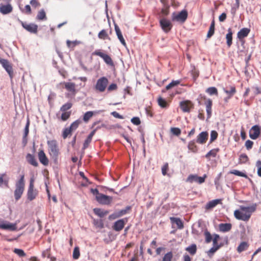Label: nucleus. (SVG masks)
Segmentation results:
<instances>
[{
	"label": "nucleus",
	"mask_w": 261,
	"mask_h": 261,
	"mask_svg": "<svg viewBox=\"0 0 261 261\" xmlns=\"http://www.w3.org/2000/svg\"><path fill=\"white\" fill-rule=\"evenodd\" d=\"M93 212L100 218H102L109 213L108 211H103L99 208H95L93 209Z\"/></svg>",
	"instance_id": "bb28decb"
},
{
	"label": "nucleus",
	"mask_w": 261,
	"mask_h": 261,
	"mask_svg": "<svg viewBox=\"0 0 261 261\" xmlns=\"http://www.w3.org/2000/svg\"><path fill=\"white\" fill-rule=\"evenodd\" d=\"M12 11V7L9 4L0 5V12L3 14H7Z\"/></svg>",
	"instance_id": "6ab92c4d"
},
{
	"label": "nucleus",
	"mask_w": 261,
	"mask_h": 261,
	"mask_svg": "<svg viewBox=\"0 0 261 261\" xmlns=\"http://www.w3.org/2000/svg\"><path fill=\"white\" fill-rule=\"evenodd\" d=\"M186 250L191 254L194 255L196 253V244H192L191 246L187 247Z\"/></svg>",
	"instance_id": "864d4df0"
},
{
	"label": "nucleus",
	"mask_w": 261,
	"mask_h": 261,
	"mask_svg": "<svg viewBox=\"0 0 261 261\" xmlns=\"http://www.w3.org/2000/svg\"><path fill=\"white\" fill-rule=\"evenodd\" d=\"M81 123H82V120L80 119H77L71 124L69 128H70V129L72 131L74 130L78 127L79 125Z\"/></svg>",
	"instance_id": "e433bc0d"
},
{
	"label": "nucleus",
	"mask_w": 261,
	"mask_h": 261,
	"mask_svg": "<svg viewBox=\"0 0 261 261\" xmlns=\"http://www.w3.org/2000/svg\"><path fill=\"white\" fill-rule=\"evenodd\" d=\"M170 220L172 223L176 224L178 228L182 229L184 227L183 223L179 218L171 217Z\"/></svg>",
	"instance_id": "a878e982"
},
{
	"label": "nucleus",
	"mask_w": 261,
	"mask_h": 261,
	"mask_svg": "<svg viewBox=\"0 0 261 261\" xmlns=\"http://www.w3.org/2000/svg\"><path fill=\"white\" fill-rule=\"evenodd\" d=\"M0 228L9 230L11 231H14L16 229V224L11 223L6 221H0Z\"/></svg>",
	"instance_id": "f8f14e48"
},
{
	"label": "nucleus",
	"mask_w": 261,
	"mask_h": 261,
	"mask_svg": "<svg viewBox=\"0 0 261 261\" xmlns=\"http://www.w3.org/2000/svg\"><path fill=\"white\" fill-rule=\"evenodd\" d=\"M131 122L135 125H138L141 123V121L139 117H134L132 118Z\"/></svg>",
	"instance_id": "0e129e2a"
},
{
	"label": "nucleus",
	"mask_w": 261,
	"mask_h": 261,
	"mask_svg": "<svg viewBox=\"0 0 261 261\" xmlns=\"http://www.w3.org/2000/svg\"><path fill=\"white\" fill-rule=\"evenodd\" d=\"M207 177L206 174H204L203 176H197V182L199 184H201L205 181V178Z\"/></svg>",
	"instance_id": "052dcab7"
},
{
	"label": "nucleus",
	"mask_w": 261,
	"mask_h": 261,
	"mask_svg": "<svg viewBox=\"0 0 261 261\" xmlns=\"http://www.w3.org/2000/svg\"><path fill=\"white\" fill-rule=\"evenodd\" d=\"M180 81L179 80L173 81L170 84L166 86V90H169L172 87L178 85V84H180Z\"/></svg>",
	"instance_id": "3c124183"
},
{
	"label": "nucleus",
	"mask_w": 261,
	"mask_h": 261,
	"mask_svg": "<svg viewBox=\"0 0 261 261\" xmlns=\"http://www.w3.org/2000/svg\"><path fill=\"white\" fill-rule=\"evenodd\" d=\"M215 33V21L213 20L210 25L207 34V38H211Z\"/></svg>",
	"instance_id": "2f4dec72"
},
{
	"label": "nucleus",
	"mask_w": 261,
	"mask_h": 261,
	"mask_svg": "<svg viewBox=\"0 0 261 261\" xmlns=\"http://www.w3.org/2000/svg\"><path fill=\"white\" fill-rule=\"evenodd\" d=\"M220 248V246H213L208 251H207V254L210 257H212L214 254Z\"/></svg>",
	"instance_id": "37998d69"
},
{
	"label": "nucleus",
	"mask_w": 261,
	"mask_h": 261,
	"mask_svg": "<svg viewBox=\"0 0 261 261\" xmlns=\"http://www.w3.org/2000/svg\"><path fill=\"white\" fill-rule=\"evenodd\" d=\"M204 105L206 108L207 118H210L212 116V107L213 101L211 99L205 98Z\"/></svg>",
	"instance_id": "2eb2a0df"
},
{
	"label": "nucleus",
	"mask_w": 261,
	"mask_h": 261,
	"mask_svg": "<svg viewBox=\"0 0 261 261\" xmlns=\"http://www.w3.org/2000/svg\"><path fill=\"white\" fill-rule=\"evenodd\" d=\"M260 134V128L257 125L253 126L249 130V137L253 140L256 139Z\"/></svg>",
	"instance_id": "9d476101"
},
{
	"label": "nucleus",
	"mask_w": 261,
	"mask_h": 261,
	"mask_svg": "<svg viewBox=\"0 0 261 261\" xmlns=\"http://www.w3.org/2000/svg\"><path fill=\"white\" fill-rule=\"evenodd\" d=\"M94 112L92 111H88L85 113L83 116V120L87 122L93 116Z\"/></svg>",
	"instance_id": "79ce46f5"
},
{
	"label": "nucleus",
	"mask_w": 261,
	"mask_h": 261,
	"mask_svg": "<svg viewBox=\"0 0 261 261\" xmlns=\"http://www.w3.org/2000/svg\"><path fill=\"white\" fill-rule=\"evenodd\" d=\"M249 247V244L246 242H242L240 243L237 248L238 252L241 253L247 249Z\"/></svg>",
	"instance_id": "7c9ffc66"
},
{
	"label": "nucleus",
	"mask_w": 261,
	"mask_h": 261,
	"mask_svg": "<svg viewBox=\"0 0 261 261\" xmlns=\"http://www.w3.org/2000/svg\"><path fill=\"white\" fill-rule=\"evenodd\" d=\"M65 88L69 92L74 93L75 92V84L73 83L63 82Z\"/></svg>",
	"instance_id": "5701e85b"
},
{
	"label": "nucleus",
	"mask_w": 261,
	"mask_h": 261,
	"mask_svg": "<svg viewBox=\"0 0 261 261\" xmlns=\"http://www.w3.org/2000/svg\"><path fill=\"white\" fill-rule=\"evenodd\" d=\"M127 222V219H119L114 222L112 227L116 231H121L124 227L125 223Z\"/></svg>",
	"instance_id": "ddd939ff"
},
{
	"label": "nucleus",
	"mask_w": 261,
	"mask_h": 261,
	"mask_svg": "<svg viewBox=\"0 0 261 261\" xmlns=\"http://www.w3.org/2000/svg\"><path fill=\"white\" fill-rule=\"evenodd\" d=\"M250 32V30L248 28H244L242 29L237 34V37L239 40H242L247 37Z\"/></svg>",
	"instance_id": "aec40b11"
},
{
	"label": "nucleus",
	"mask_w": 261,
	"mask_h": 261,
	"mask_svg": "<svg viewBox=\"0 0 261 261\" xmlns=\"http://www.w3.org/2000/svg\"><path fill=\"white\" fill-rule=\"evenodd\" d=\"M130 208V206H128L126 207V208L124 209H122L121 210L116 211V212L118 214V216L119 217H120L125 215L127 213L128 210H129Z\"/></svg>",
	"instance_id": "5fc2aeb1"
},
{
	"label": "nucleus",
	"mask_w": 261,
	"mask_h": 261,
	"mask_svg": "<svg viewBox=\"0 0 261 261\" xmlns=\"http://www.w3.org/2000/svg\"><path fill=\"white\" fill-rule=\"evenodd\" d=\"M22 27L28 32L32 33H36L37 32L38 25L34 23L27 24L20 21Z\"/></svg>",
	"instance_id": "4468645a"
},
{
	"label": "nucleus",
	"mask_w": 261,
	"mask_h": 261,
	"mask_svg": "<svg viewBox=\"0 0 261 261\" xmlns=\"http://www.w3.org/2000/svg\"><path fill=\"white\" fill-rule=\"evenodd\" d=\"M222 200L220 199H214L207 202L205 206V209L206 210H212L218 204L222 203Z\"/></svg>",
	"instance_id": "dca6fc26"
},
{
	"label": "nucleus",
	"mask_w": 261,
	"mask_h": 261,
	"mask_svg": "<svg viewBox=\"0 0 261 261\" xmlns=\"http://www.w3.org/2000/svg\"><path fill=\"white\" fill-rule=\"evenodd\" d=\"M168 169V164L166 163L162 167V173L163 175H166L167 174V171Z\"/></svg>",
	"instance_id": "774afa93"
},
{
	"label": "nucleus",
	"mask_w": 261,
	"mask_h": 261,
	"mask_svg": "<svg viewBox=\"0 0 261 261\" xmlns=\"http://www.w3.org/2000/svg\"><path fill=\"white\" fill-rule=\"evenodd\" d=\"M96 130H97V128L93 130L90 133V134L88 135V137L85 140V141L84 143L83 149H85L86 148H87L88 147V145L90 144V143L91 142L92 137L94 135Z\"/></svg>",
	"instance_id": "412c9836"
},
{
	"label": "nucleus",
	"mask_w": 261,
	"mask_h": 261,
	"mask_svg": "<svg viewBox=\"0 0 261 261\" xmlns=\"http://www.w3.org/2000/svg\"><path fill=\"white\" fill-rule=\"evenodd\" d=\"M232 225L230 223H221L219 225V228L220 231L227 232L230 230Z\"/></svg>",
	"instance_id": "b1692460"
},
{
	"label": "nucleus",
	"mask_w": 261,
	"mask_h": 261,
	"mask_svg": "<svg viewBox=\"0 0 261 261\" xmlns=\"http://www.w3.org/2000/svg\"><path fill=\"white\" fill-rule=\"evenodd\" d=\"M72 107V103L67 102L63 105L60 108V111L62 112H66L67 110L70 109Z\"/></svg>",
	"instance_id": "603ef678"
},
{
	"label": "nucleus",
	"mask_w": 261,
	"mask_h": 261,
	"mask_svg": "<svg viewBox=\"0 0 261 261\" xmlns=\"http://www.w3.org/2000/svg\"><path fill=\"white\" fill-rule=\"evenodd\" d=\"M29 125H30V121L28 119L27 123L25 126L24 130V134L23 136L22 142L25 145L27 143V137L29 132Z\"/></svg>",
	"instance_id": "c85d7f7f"
},
{
	"label": "nucleus",
	"mask_w": 261,
	"mask_h": 261,
	"mask_svg": "<svg viewBox=\"0 0 261 261\" xmlns=\"http://www.w3.org/2000/svg\"><path fill=\"white\" fill-rule=\"evenodd\" d=\"M188 149L189 151H191L193 152H195V147H196V141L195 140H193L191 141L188 145Z\"/></svg>",
	"instance_id": "4c0bfd02"
},
{
	"label": "nucleus",
	"mask_w": 261,
	"mask_h": 261,
	"mask_svg": "<svg viewBox=\"0 0 261 261\" xmlns=\"http://www.w3.org/2000/svg\"><path fill=\"white\" fill-rule=\"evenodd\" d=\"M218 133L216 130H212L211 132V137L210 143H212L215 140H216L218 137Z\"/></svg>",
	"instance_id": "8fccbe9b"
},
{
	"label": "nucleus",
	"mask_w": 261,
	"mask_h": 261,
	"mask_svg": "<svg viewBox=\"0 0 261 261\" xmlns=\"http://www.w3.org/2000/svg\"><path fill=\"white\" fill-rule=\"evenodd\" d=\"M38 158L40 162L44 165H47L48 164V160L46 158L45 153L43 150H40L38 152Z\"/></svg>",
	"instance_id": "4be33fe9"
},
{
	"label": "nucleus",
	"mask_w": 261,
	"mask_h": 261,
	"mask_svg": "<svg viewBox=\"0 0 261 261\" xmlns=\"http://www.w3.org/2000/svg\"><path fill=\"white\" fill-rule=\"evenodd\" d=\"M219 150L220 149L219 148L212 149L206 153L205 157L207 159H209L211 156L215 158Z\"/></svg>",
	"instance_id": "473e14b6"
},
{
	"label": "nucleus",
	"mask_w": 261,
	"mask_h": 261,
	"mask_svg": "<svg viewBox=\"0 0 261 261\" xmlns=\"http://www.w3.org/2000/svg\"><path fill=\"white\" fill-rule=\"evenodd\" d=\"M50 248H48L45 250L43 251L42 253L43 257L50 258Z\"/></svg>",
	"instance_id": "338daca9"
},
{
	"label": "nucleus",
	"mask_w": 261,
	"mask_h": 261,
	"mask_svg": "<svg viewBox=\"0 0 261 261\" xmlns=\"http://www.w3.org/2000/svg\"><path fill=\"white\" fill-rule=\"evenodd\" d=\"M230 173L237 175V176L243 177H245L246 178H248L247 174H246L245 173L242 172L239 170H231L230 171Z\"/></svg>",
	"instance_id": "ea45409f"
},
{
	"label": "nucleus",
	"mask_w": 261,
	"mask_h": 261,
	"mask_svg": "<svg viewBox=\"0 0 261 261\" xmlns=\"http://www.w3.org/2000/svg\"><path fill=\"white\" fill-rule=\"evenodd\" d=\"M180 107L184 112H188L192 108V104L190 101H184L180 102Z\"/></svg>",
	"instance_id": "a211bd4d"
},
{
	"label": "nucleus",
	"mask_w": 261,
	"mask_h": 261,
	"mask_svg": "<svg viewBox=\"0 0 261 261\" xmlns=\"http://www.w3.org/2000/svg\"><path fill=\"white\" fill-rule=\"evenodd\" d=\"M80 255V249L78 247H75L73 251L72 256L75 259H77L79 258Z\"/></svg>",
	"instance_id": "09e8293b"
},
{
	"label": "nucleus",
	"mask_w": 261,
	"mask_h": 261,
	"mask_svg": "<svg viewBox=\"0 0 261 261\" xmlns=\"http://www.w3.org/2000/svg\"><path fill=\"white\" fill-rule=\"evenodd\" d=\"M26 159L28 162L32 165L37 167L38 165V162L35 159L34 156L30 153L27 154Z\"/></svg>",
	"instance_id": "393cba45"
},
{
	"label": "nucleus",
	"mask_w": 261,
	"mask_h": 261,
	"mask_svg": "<svg viewBox=\"0 0 261 261\" xmlns=\"http://www.w3.org/2000/svg\"><path fill=\"white\" fill-rule=\"evenodd\" d=\"M206 92L210 95H215L218 96V90L216 87H211L208 88L206 90Z\"/></svg>",
	"instance_id": "f704fd0d"
},
{
	"label": "nucleus",
	"mask_w": 261,
	"mask_h": 261,
	"mask_svg": "<svg viewBox=\"0 0 261 261\" xmlns=\"http://www.w3.org/2000/svg\"><path fill=\"white\" fill-rule=\"evenodd\" d=\"M158 102L159 105L161 107H162L163 108L167 107V103L166 100L165 99L162 98V97H159L158 98Z\"/></svg>",
	"instance_id": "de8ad7c7"
},
{
	"label": "nucleus",
	"mask_w": 261,
	"mask_h": 261,
	"mask_svg": "<svg viewBox=\"0 0 261 261\" xmlns=\"http://www.w3.org/2000/svg\"><path fill=\"white\" fill-rule=\"evenodd\" d=\"M72 132V130L70 129L69 127L66 128L63 133V138L65 139L67 137L68 135L70 134V133Z\"/></svg>",
	"instance_id": "e2e57ef3"
},
{
	"label": "nucleus",
	"mask_w": 261,
	"mask_h": 261,
	"mask_svg": "<svg viewBox=\"0 0 261 261\" xmlns=\"http://www.w3.org/2000/svg\"><path fill=\"white\" fill-rule=\"evenodd\" d=\"M190 69L189 71V74L193 78L194 81L196 80V70L194 65H191Z\"/></svg>",
	"instance_id": "a18cd8bd"
},
{
	"label": "nucleus",
	"mask_w": 261,
	"mask_h": 261,
	"mask_svg": "<svg viewBox=\"0 0 261 261\" xmlns=\"http://www.w3.org/2000/svg\"><path fill=\"white\" fill-rule=\"evenodd\" d=\"M208 134L207 132H202L197 137V142L200 144L205 143L208 139Z\"/></svg>",
	"instance_id": "f3484780"
},
{
	"label": "nucleus",
	"mask_w": 261,
	"mask_h": 261,
	"mask_svg": "<svg viewBox=\"0 0 261 261\" xmlns=\"http://www.w3.org/2000/svg\"><path fill=\"white\" fill-rule=\"evenodd\" d=\"M94 225L99 228H102L104 227L103 221L101 219H94Z\"/></svg>",
	"instance_id": "a19ab883"
},
{
	"label": "nucleus",
	"mask_w": 261,
	"mask_h": 261,
	"mask_svg": "<svg viewBox=\"0 0 261 261\" xmlns=\"http://www.w3.org/2000/svg\"><path fill=\"white\" fill-rule=\"evenodd\" d=\"M14 252L15 253H16V254H17L20 257H23L25 255V253H24L23 250H22V249H17V248L14 249Z\"/></svg>",
	"instance_id": "4d7b16f0"
},
{
	"label": "nucleus",
	"mask_w": 261,
	"mask_h": 261,
	"mask_svg": "<svg viewBox=\"0 0 261 261\" xmlns=\"http://www.w3.org/2000/svg\"><path fill=\"white\" fill-rule=\"evenodd\" d=\"M96 199L98 203L101 204H109L111 203L112 198L110 196L100 194L96 197Z\"/></svg>",
	"instance_id": "9b49d317"
},
{
	"label": "nucleus",
	"mask_w": 261,
	"mask_h": 261,
	"mask_svg": "<svg viewBox=\"0 0 261 261\" xmlns=\"http://www.w3.org/2000/svg\"><path fill=\"white\" fill-rule=\"evenodd\" d=\"M160 24L162 30L165 33L169 32L172 27V25L170 21L165 18H162L160 20Z\"/></svg>",
	"instance_id": "1a4fd4ad"
},
{
	"label": "nucleus",
	"mask_w": 261,
	"mask_h": 261,
	"mask_svg": "<svg viewBox=\"0 0 261 261\" xmlns=\"http://www.w3.org/2000/svg\"><path fill=\"white\" fill-rule=\"evenodd\" d=\"M226 39L227 45L229 47L232 43V32L230 28L228 30V33L226 35Z\"/></svg>",
	"instance_id": "cd10ccee"
},
{
	"label": "nucleus",
	"mask_w": 261,
	"mask_h": 261,
	"mask_svg": "<svg viewBox=\"0 0 261 261\" xmlns=\"http://www.w3.org/2000/svg\"><path fill=\"white\" fill-rule=\"evenodd\" d=\"M108 84V80L106 77H102L99 79L96 82L95 89L99 92H103Z\"/></svg>",
	"instance_id": "423d86ee"
},
{
	"label": "nucleus",
	"mask_w": 261,
	"mask_h": 261,
	"mask_svg": "<svg viewBox=\"0 0 261 261\" xmlns=\"http://www.w3.org/2000/svg\"><path fill=\"white\" fill-rule=\"evenodd\" d=\"M37 19L39 20H46V13L43 9H41L38 12L37 15Z\"/></svg>",
	"instance_id": "72a5a7b5"
},
{
	"label": "nucleus",
	"mask_w": 261,
	"mask_h": 261,
	"mask_svg": "<svg viewBox=\"0 0 261 261\" xmlns=\"http://www.w3.org/2000/svg\"><path fill=\"white\" fill-rule=\"evenodd\" d=\"M223 90L228 96H229V97H232L237 92L234 86H230L229 90L223 89Z\"/></svg>",
	"instance_id": "c756f323"
},
{
	"label": "nucleus",
	"mask_w": 261,
	"mask_h": 261,
	"mask_svg": "<svg viewBox=\"0 0 261 261\" xmlns=\"http://www.w3.org/2000/svg\"><path fill=\"white\" fill-rule=\"evenodd\" d=\"M118 38L119 39L120 42L122 43V44L125 47L126 46V44L125 41V40L124 39L122 33H120L118 35H117Z\"/></svg>",
	"instance_id": "69168bd1"
},
{
	"label": "nucleus",
	"mask_w": 261,
	"mask_h": 261,
	"mask_svg": "<svg viewBox=\"0 0 261 261\" xmlns=\"http://www.w3.org/2000/svg\"><path fill=\"white\" fill-rule=\"evenodd\" d=\"M93 55L99 56L104 60L105 63L110 66H113L114 63L111 58L108 55L101 52L99 50H96L93 53Z\"/></svg>",
	"instance_id": "0eeeda50"
},
{
	"label": "nucleus",
	"mask_w": 261,
	"mask_h": 261,
	"mask_svg": "<svg viewBox=\"0 0 261 261\" xmlns=\"http://www.w3.org/2000/svg\"><path fill=\"white\" fill-rule=\"evenodd\" d=\"M172 257L173 254L172 252H168L164 255L162 261H171Z\"/></svg>",
	"instance_id": "49530a36"
},
{
	"label": "nucleus",
	"mask_w": 261,
	"mask_h": 261,
	"mask_svg": "<svg viewBox=\"0 0 261 261\" xmlns=\"http://www.w3.org/2000/svg\"><path fill=\"white\" fill-rule=\"evenodd\" d=\"M171 132L172 134L175 136H179L181 133V130L179 128L177 127H172L171 128Z\"/></svg>",
	"instance_id": "bf43d9fd"
},
{
	"label": "nucleus",
	"mask_w": 261,
	"mask_h": 261,
	"mask_svg": "<svg viewBox=\"0 0 261 261\" xmlns=\"http://www.w3.org/2000/svg\"><path fill=\"white\" fill-rule=\"evenodd\" d=\"M70 115V112H64V113L62 114L61 118L63 121H66L69 118Z\"/></svg>",
	"instance_id": "6e6d98bb"
},
{
	"label": "nucleus",
	"mask_w": 261,
	"mask_h": 261,
	"mask_svg": "<svg viewBox=\"0 0 261 261\" xmlns=\"http://www.w3.org/2000/svg\"><path fill=\"white\" fill-rule=\"evenodd\" d=\"M204 236L205 238V241L206 243H209L212 241V236L207 229L205 230L204 232Z\"/></svg>",
	"instance_id": "58836bf2"
},
{
	"label": "nucleus",
	"mask_w": 261,
	"mask_h": 261,
	"mask_svg": "<svg viewBox=\"0 0 261 261\" xmlns=\"http://www.w3.org/2000/svg\"><path fill=\"white\" fill-rule=\"evenodd\" d=\"M49 153L53 159L56 162L59 154V149L58 143L55 140H50L47 141Z\"/></svg>",
	"instance_id": "f03ea898"
},
{
	"label": "nucleus",
	"mask_w": 261,
	"mask_h": 261,
	"mask_svg": "<svg viewBox=\"0 0 261 261\" xmlns=\"http://www.w3.org/2000/svg\"><path fill=\"white\" fill-rule=\"evenodd\" d=\"M24 188V175L21 176L19 180L16 184V189L14 191L15 199H19L23 192Z\"/></svg>",
	"instance_id": "7ed1b4c3"
},
{
	"label": "nucleus",
	"mask_w": 261,
	"mask_h": 261,
	"mask_svg": "<svg viewBox=\"0 0 261 261\" xmlns=\"http://www.w3.org/2000/svg\"><path fill=\"white\" fill-rule=\"evenodd\" d=\"M37 194V190L34 189V179L33 178H31L29 187L27 192L28 199L30 201L34 200Z\"/></svg>",
	"instance_id": "39448f33"
},
{
	"label": "nucleus",
	"mask_w": 261,
	"mask_h": 261,
	"mask_svg": "<svg viewBox=\"0 0 261 261\" xmlns=\"http://www.w3.org/2000/svg\"><path fill=\"white\" fill-rule=\"evenodd\" d=\"M0 63L9 74L11 79L13 77V69L11 64L6 59L0 58Z\"/></svg>",
	"instance_id": "6e6552de"
},
{
	"label": "nucleus",
	"mask_w": 261,
	"mask_h": 261,
	"mask_svg": "<svg viewBox=\"0 0 261 261\" xmlns=\"http://www.w3.org/2000/svg\"><path fill=\"white\" fill-rule=\"evenodd\" d=\"M188 13L186 10H182L180 12H174L172 14V20L173 21L184 22L187 18Z\"/></svg>",
	"instance_id": "20e7f679"
},
{
	"label": "nucleus",
	"mask_w": 261,
	"mask_h": 261,
	"mask_svg": "<svg viewBox=\"0 0 261 261\" xmlns=\"http://www.w3.org/2000/svg\"><path fill=\"white\" fill-rule=\"evenodd\" d=\"M220 239V236L219 234H214L213 235V238H212V240L213 241V246H220V248L221 247V245H219L218 243V241Z\"/></svg>",
	"instance_id": "c03bdc74"
},
{
	"label": "nucleus",
	"mask_w": 261,
	"mask_h": 261,
	"mask_svg": "<svg viewBox=\"0 0 261 261\" xmlns=\"http://www.w3.org/2000/svg\"><path fill=\"white\" fill-rule=\"evenodd\" d=\"M257 204L254 203L249 206H240L239 210L234 211V216L237 220L247 222L252 214L256 211Z\"/></svg>",
	"instance_id": "f257e3e1"
},
{
	"label": "nucleus",
	"mask_w": 261,
	"mask_h": 261,
	"mask_svg": "<svg viewBox=\"0 0 261 261\" xmlns=\"http://www.w3.org/2000/svg\"><path fill=\"white\" fill-rule=\"evenodd\" d=\"M253 142L250 140H247L245 144V146L247 150L251 149L253 147Z\"/></svg>",
	"instance_id": "680f3d73"
},
{
	"label": "nucleus",
	"mask_w": 261,
	"mask_h": 261,
	"mask_svg": "<svg viewBox=\"0 0 261 261\" xmlns=\"http://www.w3.org/2000/svg\"><path fill=\"white\" fill-rule=\"evenodd\" d=\"M256 167H257V173L258 176L261 177V161L258 160L256 163Z\"/></svg>",
	"instance_id": "13d9d810"
},
{
	"label": "nucleus",
	"mask_w": 261,
	"mask_h": 261,
	"mask_svg": "<svg viewBox=\"0 0 261 261\" xmlns=\"http://www.w3.org/2000/svg\"><path fill=\"white\" fill-rule=\"evenodd\" d=\"M249 161V158L247 155L245 153L241 154L239 156V163L245 164Z\"/></svg>",
	"instance_id": "c9c22d12"
}]
</instances>
